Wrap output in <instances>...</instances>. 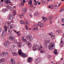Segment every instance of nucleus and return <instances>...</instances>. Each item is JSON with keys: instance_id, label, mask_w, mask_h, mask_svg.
I'll use <instances>...</instances> for the list:
<instances>
[{"instance_id": "nucleus-2", "label": "nucleus", "mask_w": 64, "mask_h": 64, "mask_svg": "<svg viewBox=\"0 0 64 64\" xmlns=\"http://www.w3.org/2000/svg\"><path fill=\"white\" fill-rule=\"evenodd\" d=\"M5 30H3L2 33V37H4L6 35V32L7 31V26H6L4 27Z\"/></svg>"}, {"instance_id": "nucleus-24", "label": "nucleus", "mask_w": 64, "mask_h": 64, "mask_svg": "<svg viewBox=\"0 0 64 64\" xmlns=\"http://www.w3.org/2000/svg\"><path fill=\"white\" fill-rule=\"evenodd\" d=\"M21 39H22V40H26V38L24 36H22V37Z\"/></svg>"}, {"instance_id": "nucleus-35", "label": "nucleus", "mask_w": 64, "mask_h": 64, "mask_svg": "<svg viewBox=\"0 0 64 64\" xmlns=\"http://www.w3.org/2000/svg\"><path fill=\"white\" fill-rule=\"evenodd\" d=\"M52 18V17H50V16L49 17H48V20H50V19H51Z\"/></svg>"}, {"instance_id": "nucleus-22", "label": "nucleus", "mask_w": 64, "mask_h": 64, "mask_svg": "<svg viewBox=\"0 0 64 64\" xmlns=\"http://www.w3.org/2000/svg\"><path fill=\"white\" fill-rule=\"evenodd\" d=\"M54 54L56 55L58 54V52H57V51L56 50H54Z\"/></svg>"}, {"instance_id": "nucleus-63", "label": "nucleus", "mask_w": 64, "mask_h": 64, "mask_svg": "<svg viewBox=\"0 0 64 64\" xmlns=\"http://www.w3.org/2000/svg\"><path fill=\"white\" fill-rule=\"evenodd\" d=\"M62 26H64V24H62Z\"/></svg>"}, {"instance_id": "nucleus-25", "label": "nucleus", "mask_w": 64, "mask_h": 64, "mask_svg": "<svg viewBox=\"0 0 64 64\" xmlns=\"http://www.w3.org/2000/svg\"><path fill=\"white\" fill-rule=\"evenodd\" d=\"M20 22L21 24H25V22L23 20H21L20 21Z\"/></svg>"}, {"instance_id": "nucleus-29", "label": "nucleus", "mask_w": 64, "mask_h": 64, "mask_svg": "<svg viewBox=\"0 0 64 64\" xmlns=\"http://www.w3.org/2000/svg\"><path fill=\"white\" fill-rule=\"evenodd\" d=\"M5 61V60L4 59H2L1 60H0V63H1V62H4Z\"/></svg>"}, {"instance_id": "nucleus-49", "label": "nucleus", "mask_w": 64, "mask_h": 64, "mask_svg": "<svg viewBox=\"0 0 64 64\" xmlns=\"http://www.w3.org/2000/svg\"><path fill=\"white\" fill-rule=\"evenodd\" d=\"M19 16L20 17V18H21V17H22V16H21V14H19Z\"/></svg>"}, {"instance_id": "nucleus-34", "label": "nucleus", "mask_w": 64, "mask_h": 64, "mask_svg": "<svg viewBox=\"0 0 64 64\" xmlns=\"http://www.w3.org/2000/svg\"><path fill=\"white\" fill-rule=\"evenodd\" d=\"M25 23L26 24H29V21H26L25 22Z\"/></svg>"}, {"instance_id": "nucleus-5", "label": "nucleus", "mask_w": 64, "mask_h": 64, "mask_svg": "<svg viewBox=\"0 0 64 64\" xmlns=\"http://www.w3.org/2000/svg\"><path fill=\"white\" fill-rule=\"evenodd\" d=\"M10 44V42L9 41H8L4 43H3L4 46H5L7 48L8 47V45Z\"/></svg>"}, {"instance_id": "nucleus-50", "label": "nucleus", "mask_w": 64, "mask_h": 64, "mask_svg": "<svg viewBox=\"0 0 64 64\" xmlns=\"http://www.w3.org/2000/svg\"><path fill=\"white\" fill-rule=\"evenodd\" d=\"M23 2L22 3H25V1L24 0H23Z\"/></svg>"}, {"instance_id": "nucleus-62", "label": "nucleus", "mask_w": 64, "mask_h": 64, "mask_svg": "<svg viewBox=\"0 0 64 64\" xmlns=\"http://www.w3.org/2000/svg\"><path fill=\"white\" fill-rule=\"evenodd\" d=\"M19 33H20V32H17V33L18 34H19Z\"/></svg>"}, {"instance_id": "nucleus-9", "label": "nucleus", "mask_w": 64, "mask_h": 64, "mask_svg": "<svg viewBox=\"0 0 64 64\" xmlns=\"http://www.w3.org/2000/svg\"><path fill=\"white\" fill-rule=\"evenodd\" d=\"M14 42L15 43H18V44L19 47H20V48H21V45H22V44H21V43L19 42H17L16 40H14Z\"/></svg>"}, {"instance_id": "nucleus-43", "label": "nucleus", "mask_w": 64, "mask_h": 64, "mask_svg": "<svg viewBox=\"0 0 64 64\" xmlns=\"http://www.w3.org/2000/svg\"><path fill=\"white\" fill-rule=\"evenodd\" d=\"M64 8H62L61 10H60V12H62V11H63V10H64Z\"/></svg>"}, {"instance_id": "nucleus-53", "label": "nucleus", "mask_w": 64, "mask_h": 64, "mask_svg": "<svg viewBox=\"0 0 64 64\" xmlns=\"http://www.w3.org/2000/svg\"><path fill=\"white\" fill-rule=\"evenodd\" d=\"M32 14H30V17H32Z\"/></svg>"}, {"instance_id": "nucleus-13", "label": "nucleus", "mask_w": 64, "mask_h": 64, "mask_svg": "<svg viewBox=\"0 0 64 64\" xmlns=\"http://www.w3.org/2000/svg\"><path fill=\"white\" fill-rule=\"evenodd\" d=\"M4 1L5 3L7 4L8 3H11V2H10V0H4Z\"/></svg>"}, {"instance_id": "nucleus-26", "label": "nucleus", "mask_w": 64, "mask_h": 64, "mask_svg": "<svg viewBox=\"0 0 64 64\" xmlns=\"http://www.w3.org/2000/svg\"><path fill=\"white\" fill-rule=\"evenodd\" d=\"M27 43H28V46L29 47H31V44L30 42H27Z\"/></svg>"}, {"instance_id": "nucleus-57", "label": "nucleus", "mask_w": 64, "mask_h": 64, "mask_svg": "<svg viewBox=\"0 0 64 64\" xmlns=\"http://www.w3.org/2000/svg\"><path fill=\"white\" fill-rule=\"evenodd\" d=\"M51 0H48V2H50Z\"/></svg>"}, {"instance_id": "nucleus-42", "label": "nucleus", "mask_w": 64, "mask_h": 64, "mask_svg": "<svg viewBox=\"0 0 64 64\" xmlns=\"http://www.w3.org/2000/svg\"><path fill=\"white\" fill-rule=\"evenodd\" d=\"M38 1L36 3L34 2V5H36L37 4V3H38Z\"/></svg>"}, {"instance_id": "nucleus-12", "label": "nucleus", "mask_w": 64, "mask_h": 64, "mask_svg": "<svg viewBox=\"0 0 64 64\" xmlns=\"http://www.w3.org/2000/svg\"><path fill=\"white\" fill-rule=\"evenodd\" d=\"M7 7V8H8V9H10V10H13V8L9 6H8Z\"/></svg>"}, {"instance_id": "nucleus-19", "label": "nucleus", "mask_w": 64, "mask_h": 64, "mask_svg": "<svg viewBox=\"0 0 64 64\" xmlns=\"http://www.w3.org/2000/svg\"><path fill=\"white\" fill-rule=\"evenodd\" d=\"M40 27H43V25L42 24H41V22H40L38 24V25H39Z\"/></svg>"}, {"instance_id": "nucleus-37", "label": "nucleus", "mask_w": 64, "mask_h": 64, "mask_svg": "<svg viewBox=\"0 0 64 64\" xmlns=\"http://www.w3.org/2000/svg\"><path fill=\"white\" fill-rule=\"evenodd\" d=\"M13 13L14 14V15H16V10H14L13 11Z\"/></svg>"}, {"instance_id": "nucleus-6", "label": "nucleus", "mask_w": 64, "mask_h": 64, "mask_svg": "<svg viewBox=\"0 0 64 64\" xmlns=\"http://www.w3.org/2000/svg\"><path fill=\"white\" fill-rule=\"evenodd\" d=\"M48 35H49L51 36V37L52 40L54 39L55 38V34H54L51 32L50 33H49Z\"/></svg>"}, {"instance_id": "nucleus-30", "label": "nucleus", "mask_w": 64, "mask_h": 64, "mask_svg": "<svg viewBox=\"0 0 64 64\" xmlns=\"http://www.w3.org/2000/svg\"><path fill=\"white\" fill-rule=\"evenodd\" d=\"M42 18L43 20H44V21L45 22L47 20V18H44V16H42Z\"/></svg>"}, {"instance_id": "nucleus-32", "label": "nucleus", "mask_w": 64, "mask_h": 64, "mask_svg": "<svg viewBox=\"0 0 64 64\" xmlns=\"http://www.w3.org/2000/svg\"><path fill=\"white\" fill-rule=\"evenodd\" d=\"M58 32L59 33H62V31L61 30H59L58 31Z\"/></svg>"}, {"instance_id": "nucleus-31", "label": "nucleus", "mask_w": 64, "mask_h": 64, "mask_svg": "<svg viewBox=\"0 0 64 64\" xmlns=\"http://www.w3.org/2000/svg\"><path fill=\"white\" fill-rule=\"evenodd\" d=\"M15 46H11L10 47L11 49H13V48H15Z\"/></svg>"}, {"instance_id": "nucleus-16", "label": "nucleus", "mask_w": 64, "mask_h": 64, "mask_svg": "<svg viewBox=\"0 0 64 64\" xmlns=\"http://www.w3.org/2000/svg\"><path fill=\"white\" fill-rule=\"evenodd\" d=\"M13 25L11 24L10 25L8 26L7 27L9 29H12L13 28Z\"/></svg>"}, {"instance_id": "nucleus-18", "label": "nucleus", "mask_w": 64, "mask_h": 64, "mask_svg": "<svg viewBox=\"0 0 64 64\" xmlns=\"http://www.w3.org/2000/svg\"><path fill=\"white\" fill-rule=\"evenodd\" d=\"M28 62L29 63L32 62V58H28Z\"/></svg>"}, {"instance_id": "nucleus-4", "label": "nucleus", "mask_w": 64, "mask_h": 64, "mask_svg": "<svg viewBox=\"0 0 64 64\" xmlns=\"http://www.w3.org/2000/svg\"><path fill=\"white\" fill-rule=\"evenodd\" d=\"M54 46H55V44H54L52 43L51 46H49V49L50 50H52L54 49V47L55 48Z\"/></svg>"}, {"instance_id": "nucleus-11", "label": "nucleus", "mask_w": 64, "mask_h": 64, "mask_svg": "<svg viewBox=\"0 0 64 64\" xmlns=\"http://www.w3.org/2000/svg\"><path fill=\"white\" fill-rule=\"evenodd\" d=\"M11 64H15V62L13 58H12L10 59Z\"/></svg>"}, {"instance_id": "nucleus-15", "label": "nucleus", "mask_w": 64, "mask_h": 64, "mask_svg": "<svg viewBox=\"0 0 64 64\" xmlns=\"http://www.w3.org/2000/svg\"><path fill=\"white\" fill-rule=\"evenodd\" d=\"M60 46L61 47H62V46H63L64 45V41H63L61 40L60 41Z\"/></svg>"}, {"instance_id": "nucleus-51", "label": "nucleus", "mask_w": 64, "mask_h": 64, "mask_svg": "<svg viewBox=\"0 0 64 64\" xmlns=\"http://www.w3.org/2000/svg\"><path fill=\"white\" fill-rule=\"evenodd\" d=\"M2 28H0V32L2 31Z\"/></svg>"}, {"instance_id": "nucleus-55", "label": "nucleus", "mask_w": 64, "mask_h": 64, "mask_svg": "<svg viewBox=\"0 0 64 64\" xmlns=\"http://www.w3.org/2000/svg\"><path fill=\"white\" fill-rule=\"evenodd\" d=\"M19 6H22V4H20V5Z\"/></svg>"}, {"instance_id": "nucleus-41", "label": "nucleus", "mask_w": 64, "mask_h": 64, "mask_svg": "<svg viewBox=\"0 0 64 64\" xmlns=\"http://www.w3.org/2000/svg\"><path fill=\"white\" fill-rule=\"evenodd\" d=\"M34 29L36 31H37L38 30V28H34Z\"/></svg>"}, {"instance_id": "nucleus-39", "label": "nucleus", "mask_w": 64, "mask_h": 64, "mask_svg": "<svg viewBox=\"0 0 64 64\" xmlns=\"http://www.w3.org/2000/svg\"><path fill=\"white\" fill-rule=\"evenodd\" d=\"M38 13L37 12H36V13L35 14H34V15H35V16H37V15H38Z\"/></svg>"}, {"instance_id": "nucleus-46", "label": "nucleus", "mask_w": 64, "mask_h": 64, "mask_svg": "<svg viewBox=\"0 0 64 64\" xmlns=\"http://www.w3.org/2000/svg\"><path fill=\"white\" fill-rule=\"evenodd\" d=\"M21 4H22V6H23V5H24V3H23L21 2Z\"/></svg>"}, {"instance_id": "nucleus-28", "label": "nucleus", "mask_w": 64, "mask_h": 64, "mask_svg": "<svg viewBox=\"0 0 64 64\" xmlns=\"http://www.w3.org/2000/svg\"><path fill=\"white\" fill-rule=\"evenodd\" d=\"M12 54L13 55H14V56H16L17 55V53L16 52H13L12 53Z\"/></svg>"}, {"instance_id": "nucleus-52", "label": "nucleus", "mask_w": 64, "mask_h": 64, "mask_svg": "<svg viewBox=\"0 0 64 64\" xmlns=\"http://www.w3.org/2000/svg\"><path fill=\"white\" fill-rule=\"evenodd\" d=\"M50 24H52V23H53V22H52V21H51L50 22Z\"/></svg>"}, {"instance_id": "nucleus-54", "label": "nucleus", "mask_w": 64, "mask_h": 64, "mask_svg": "<svg viewBox=\"0 0 64 64\" xmlns=\"http://www.w3.org/2000/svg\"><path fill=\"white\" fill-rule=\"evenodd\" d=\"M48 58H51V56H48Z\"/></svg>"}, {"instance_id": "nucleus-8", "label": "nucleus", "mask_w": 64, "mask_h": 64, "mask_svg": "<svg viewBox=\"0 0 64 64\" xmlns=\"http://www.w3.org/2000/svg\"><path fill=\"white\" fill-rule=\"evenodd\" d=\"M8 19L9 20H12L14 19V16L12 14H10L8 16Z\"/></svg>"}, {"instance_id": "nucleus-21", "label": "nucleus", "mask_w": 64, "mask_h": 64, "mask_svg": "<svg viewBox=\"0 0 64 64\" xmlns=\"http://www.w3.org/2000/svg\"><path fill=\"white\" fill-rule=\"evenodd\" d=\"M22 10L25 13H26L27 12V8H23Z\"/></svg>"}, {"instance_id": "nucleus-27", "label": "nucleus", "mask_w": 64, "mask_h": 64, "mask_svg": "<svg viewBox=\"0 0 64 64\" xmlns=\"http://www.w3.org/2000/svg\"><path fill=\"white\" fill-rule=\"evenodd\" d=\"M11 23V22H7L6 23V25H10Z\"/></svg>"}, {"instance_id": "nucleus-17", "label": "nucleus", "mask_w": 64, "mask_h": 64, "mask_svg": "<svg viewBox=\"0 0 64 64\" xmlns=\"http://www.w3.org/2000/svg\"><path fill=\"white\" fill-rule=\"evenodd\" d=\"M8 53L6 52H2V55L6 56V55H8Z\"/></svg>"}, {"instance_id": "nucleus-3", "label": "nucleus", "mask_w": 64, "mask_h": 64, "mask_svg": "<svg viewBox=\"0 0 64 64\" xmlns=\"http://www.w3.org/2000/svg\"><path fill=\"white\" fill-rule=\"evenodd\" d=\"M18 53L20 55H21L22 57L25 58V57H26L27 56L26 54H23L21 52V50H19L18 51Z\"/></svg>"}, {"instance_id": "nucleus-58", "label": "nucleus", "mask_w": 64, "mask_h": 64, "mask_svg": "<svg viewBox=\"0 0 64 64\" xmlns=\"http://www.w3.org/2000/svg\"><path fill=\"white\" fill-rule=\"evenodd\" d=\"M38 5H40V2H39L38 3Z\"/></svg>"}, {"instance_id": "nucleus-59", "label": "nucleus", "mask_w": 64, "mask_h": 64, "mask_svg": "<svg viewBox=\"0 0 64 64\" xmlns=\"http://www.w3.org/2000/svg\"><path fill=\"white\" fill-rule=\"evenodd\" d=\"M24 42H26V40H23Z\"/></svg>"}, {"instance_id": "nucleus-56", "label": "nucleus", "mask_w": 64, "mask_h": 64, "mask_svg": "<svg viewBox=\"0 0 64 64\" xmlns=\"http://www.w3.org/2000/svg\"><path fill=\"white\" fill-rule=\"evenodd\" d=\"M32 30L33 31H34V30H35V28H34L33 29H32Z\"/></svg>"}, {"instance_id": "nucleus-38", "label": "nucleus", "mask_w": 64, "mask_h": 64, "mask_svg": "<svg viewBox=\"0 0 64 64\" xmlns=\"http://www.w3.org/2000/svg\"><path fill=\"white\" fill-rule=\"evenodd\" d=\"M8 32L9 33H11L12 32V31L10 30H8Z\"/></svg>"}, {"instance_id": "nucleus-10", "label": "nucleus", "mask_w": 64, "mask_h": 64, "mask_svg": "<svg viewBox=\"0 0 64 64\" xmlns=\"http://www.w3.org/2000/svg\"><path fill=\"white\" fill-rule=\"evenodd\" d=\"M41 60H39V58H38L35 60V63L36 64H38V63H39V62H41Z\"/></svg>"}, {"instance_id": "nucleus-48", "label": "nucleus", "mask_w": 64, "mask_h": 64, "mask_svg": "<svg viewBox=\"0 0 64 64\" xmlns=\"http://www.w3.org/2000/svg\"><path fill=\"white\" fill-rule=\"evenodd\" d=\"M64 40V38H62L61 39V40Z\"/></svg>"}, {"instance_id": "nucleus-40", "label": "nucleus", "mask_w": 64, "mask_h": 64, "mask_svg": "<svg viewBox=\"0 0 64 64\" xmlns=\"http://www.w3.org/2000/svg\"><path fill=\"white\" fill-rule=\"evenodd\" d=\"M61 21L62 22H64V19L62 18V19Z\"/></svg>"}, {"instance_id": "nucleus-45", "label": "nucleus", "mask_w": 64, "mask_h": 64, "mask_svg": "<svg viewBox=\"0 0 64 64\" xmlns=\"http://www.w3.org/2000/svg\"><path fill=\"white\" fill-rule=\"evenodd\" d=\"M22 16H24V13L23 12L22 13Z\"/></svg>"}, {"instance_id": "nucleus-47", "label": "nucleus", "mask_w": 64, "mask_h": 64, "mask_svg": "<svg viewBox=\"0 0 64 64\" xmlns=\"http://www.w3.org/2000/svg\"><path fill=\"white\" fill-rule=\"evenodd\" d=\"M3 1H4V0H1V2H0V4H1V2H3Z\"/></svg>"}, {"instance_id": "nucleus-20", "label": "nucleus", "mask_w": 64, "mask_h": 64, "mask_svg": "<svg viewBox=\"0 0 64 64\" xmlns=\"http://www.w3.org/2000/svg\"><path fill=\"white\" fill-rule=\"evenodd\" d=\"M15 39V38L14 37H12L11 36H10L9 38V39L10 40H14Z\"/></svg>"}, {"instance_id": "nucleus-36", "label": "nucleus", "mask_w": 64, "mask_h": 64, "mask_svg": "<svg viewBox=\"0 0 64 64\" xmlns=\"http://www.w3.org/2000/svg\"><path fill=\"white\" fill-rule=\"evenodd\" d=\"M42 2L43 4H45V1H44L43 0H42Z\"/></svg>"}, {"instance_id": "nucleus-1", "label": "nucleus", "mask_w": 64, "mask_h": 64, "mask_svg": "<svg viewBox=\"0 0 64 64\" xmlns=\"http://www.w3.org/2000/svg\"><path fill=\"white\" fill-rule=\"evenodd\" d=\"M33 50L34 51L35 50H40V52L41 53H43V52H45L42 49L43 48V47L41 45H40V46L39 47L38 46H33Z\"/></svg>"}, {"instance_id": "nucleus-44", "label": "nucleus", "mask_w": 64, "mask_h": 64, "mask_svg": "<svg viewBox=\"0 0 64 64\" xmlns=\"http://www.w3.org/2000/svg\"><path fill=\"white\" fill-rule=\"evenodd\" d=\"M25 27H26V30H28V29L27 28H28V26H25Z\"/></svg>"}, {"instance_id": "nucleus-33", "label": "nucleus", "mask_w": 64, "mask_h": 64, "mask_svg": "<svg viewBox=\"0 0 64 64\" xmlns=\"http://www.w3.org/2000/svg\"><path fill=\"white\" fill-rule=\"evenodd\" d=\"M30 4L31 5V7H32V1H30Z\"/></svg>"}, {"instance_id": "nucleus-14", "label": "nucleus", "mask_w": 64, "mask_h": 64, "mask_svg": "<svg viewBox=\"0 0 64 64\" xmlns=\"http://www.w3.org/2000/svg\"><path fill=\"white\" fill-rule=\"evenodd\" d=\"M50 43V40H46V42H44V46H47V43Z\"/></svg>"}, {"instance_id": "nucleus-60", "label": "nucleus", "mask_w": 64, "mask_h": 64, "mask_svg": "<svg viewBox=\"0 0 64 64\" xmlns=\"http://www.w3.org/2000/svg\"><path fill=\"white\" fill-rule=\"evenodd\" d=\"M14 8H16V6H14Z\"/></svg>"}, {"instance_id": "nucleus-23", "label": "nucleus", "mask_w": 64, "mask_h": 64, "mask_svg": "<svg viewBox=\"0 0 64 64\" xmlns=\"http://www.w3.org/2000/svg\"><path fill=\"white\" fill-rule=\"evenodd\" d=\"M8 10V8H5V9H3L2 10V11H3L4 13L6 11H7Z\"/></svg>"}, {"instance_id": "nucleus-64", "label": "nucleus", "mask_w": 64, "mask_h": 64, "mask_svg": "<svg viewBox=\"0 0 64 64\" xmlns=\"http://www.w3.org/2000/svg\"><path fill=\"white\" fill-rule=\"evenodd\" d=\"M63 36L64 38V34H63Z\"/></svg>"}, {"instance_id": "nucleus-61", "label": "nucleus", "mask_w": 64, "mask_h": 64, "mask_svg": "<svg viewBox=\"0 0 64 64\" xmlns=\"http://www.w3.org/2000/svg\"><path fill=\"white\" fill-rule=\"evenodd\" d=\"M54 7H56V6H57V5H56L54 6Z\"/></svg>"}, {"instance_id": "nucleus-7", "label": "nucleus", "mask_w": 64, "mask_h": 64, "mask_svg": "<svg viewBox=\"0 0 64 64\" xmlns=\"http://www.w3.org/2000/svg\"><path fill=\"white\" fill-rule=\"evenodd\" d=\"M26 38L28 40H32V37L31 36V35H30L27 36H26Z\"/></svg>"}]
</instances>
